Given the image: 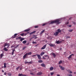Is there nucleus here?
<instances>
[{
    "label": "nucleus",
    "instance_id": "obj_32",
    "mask_svg": "<svg viewBox=\"0 0 76 76\" xmlns=\"http://www.w3.org/2000/svg\"><path fill=\"white\" fill-rule=\"evenodd\" d=\"M26 48V46H25L24 47H23V50H25V49Z\"/></svg>",
    "mask_w": 76,
    "mask_h": 76
},
{
    "label": "nucleus",
    "instance_id": "obj_45",
    "mask_svg": "<svg viewBox=\"0 0 76 76\" xmlns=\"http://www.w3.org/2000/svg\"><path fill=\"white\" fill-rule=\"evenodd\" d=\"M15 49H13L12 50V52H15Z\"/></svg>",
    "mask_w": 76,
    "mask_h": 76
},
{
    "label": "nucleus",
    "instance_id": "obj_31",
    "mask_svg": "<svg viewBox=\"0 0 76 76\" xmlns=\"http://www.w3.org/2000/svg\"><path fill=\"white\" fill-rule=\"evenodd\" d=\"M23 75V74H18V76H22Z\"/></svg>",
    "mask_w": 76,
    "mask_h": 76
},
{
    "label": "nucleus",
    "instance_id": "obj_54",
    "mask_svg": "<svg viewBox=\"0 0 76 76\" xmlns=\"http://www.w3.org/2000/svg\"><path fill=\"white\" fill-rule=\"evenodd\" d=\"M45 57H48V55H45Z\"/></svg>",
    "mask_w": 76,
    "mask_h": 76
},
{
    "label": "nucleus",
    "instance_id": "obj_48",
    "mask_svg": "<svg viewBox=\"0 0 76 76\" xmlns=\"http://www.w3.org/2000/svg\"><path fill=\"white\" fill-rule=\"evenodd\" d=\"M36 56V55H33L32 56V57H35Z\"/></svg>",
    "mask_w": 76,
    "mask_h": 76
},
{
    "label": "nucleus",
    "instance_id": "obj_60",
    "mask_svg": "<svg viewBox=\"0 0 76 76\" xmlns=\"http://www.w3.org/2000/svg\"><path fill=\"white\" fill-rule=\"evenodd\" d=\"M29 32H28L27 33V34H29Z\"/></svg>",
    "mask_w": 76,
    "mask_h": 76
},
{
    "label": "nucleus",
    "instance_id": "obj_43",
    "mask_svg": "<svg viewBox=\"0 0 76 76\" xmlns=\"http://www.w3.org/2000/svg\"><path fill=\"white\" fill-rule=\"evenodd\" d=\"M32 43L33 44H35V43H36V42L33 41L32 42Z\"/></svg>",
    "mask_w": 76,
    "mask_h": 76
},
{
    "label": "nucleus",
    "instance_id": "obj_8",
    "mask_svg": "<svg viewBox=\"0 0 76 76\" xmlns=\"http://www.w3.org/2000/svg\"><path fill=\"white\" fill-rule=\"evenodd\" d=\"M37 56L39 60H40L41 59V56H40V55L37 54Z\"/></svg>",
    "mask_w": 76,
    "mask_h": 76
},
{
    "label": "nucleus",
    "instance_id": "obj_47",
    "mask_svg": "<svg viewBox=\"0 0 76 76\" xmlns=\"http://www.w3.org/2000/svg\"><path fill=\"white\" fill-rule=\"evenodd\" d=\"M33 38H34V39H37V37H34Z\"/></svg>",
    "mask_w": 76,
    "mask_h": 76
},
{
    "label": "nucleus",
    "instance_id": "obj_62",
    "mask_svg": "<svg viewBox=\"0 0 76 76\" xmlns=\"http://www.w3.org/2000/svg\"><path fill=\"white\" fill-rule=\"evenodd\" d=\"M75 61H76V59H75Z\"/></svg>",
    "mask_w": 76,
    "mask_h": 76
},
{
    "label": "nucleus",
    "instance_id": "obj_50",
    "mask_svg": "<svg viewBox=\"0 0 76 76\" xmlns=\"http://www.w3.org/2000/svg\"><path fill=\"white\" fill-rule=\"evenodd\" d=\"M33 73H30V75H33Z\"/></svg>",
    "mask_w": 76,
    "mask_h": 76
},
{
    "label": "nucleus",
    "instance_id": "obj_63",
    "mask_svg": "<svg viewBox=\"0 0 76 76\" xmlns=\"http://www.w3.org/2000/svg\"><path fill=\"white\" fill-rule=\"evenodd\" d=\"M68 38H70V37H68Z\"/></svg>",
    "mask_w": 76,
    "mask_h": 76
},
{
    "label": "nucleus",
    "instance_id": "obj_10",
    "mask_svg": "<svg viewBox=\"0 0 76 76\" xmlns=\"http://www.w3.org/2000/svg\"><path fill=\"white\" fill-rule=\"evenodd\" d=\"M27 56H28V55H27V53L25 54L23 56V59H24L25 58H26Z\"/></svg>",
    "mask_w": 76,
    "mask_h": 76
},
{
    "label": "nucleus",
    "instance_id": "obj_16",
    "mask_svg": "<svg viewBox=\"0 0 76 76\" xmlns=\"http://www.w3.org/2000/svg\"><path fill=\"white\" fill-rule=\"evenodd\" d=\"M53 69H54V68L53 66H51L50 68V71L53 70Z\"/></svg>",
    "mask_w": 76,
    "mask_h": 76
},
{
    "label": "nucleus",
    "instance_id": "obj_36",
    "mask_svg": "<svg viewBox=\"0 0 76 76\" xmlns=\"http://www.w3.org/2000/svg\"><path fill=\"white\" fill-rule=\"evenodd\" d=\"M18 35V34H14V38H15L16 37V36Z\"/></svg>",
    "mask_w": 76,
    "mask_h": 76
},
{
    "label": "nucleus",
    "instance_id": "obj_26",
    "mask_svg": "<svg viewBox=\"0 0 76 76\" xmlns=\"http://www.w3.org/2000/svg\"><path fill=\"white\" fill-rule=\"evenodd\" d=\"M4 68H6V63H4Z\"/></svg>",
    "mask_w": 76,
    "mask_h": 76
},
{
    "label": "nucleus",
    "instance_id": "obj_22",
    "mask_svg": "<svg viewBox=\"0 0 76 76\" xmlns=\"http://www.w3.org/2000/svg\"><path fill=\"white\" fill-rule=\"evenodd\" d=\"M52 55L54 57H56V54L54 53H52Z\"/></svg>",
    "mask_w": 76,
    "mask_h": 76
},
{
    "label": "nucleus",
    "instance_id": "obj_51",
    "mask_svg": "<svg viewBox=\"0 0 76 76\" xmlns=\"http://www.w3.org/2000/svg\"><path fill=\"white\" fill-rule=\"evenodd\" d=\"M4 75H6V73L5 72L4 73Z\"/></svg>",
    "mask_w": 76,
    "mask_h": 76
},
{
    "label": "nucleus",
    "instance_id": "obj_42",
    "mask_svg": "<svg viewBox=\"0 0 76 76\" xmlns=\"http://www.w3.org/2000/svg\"><path fill=\"white\" fill-rule=\"evenodd\" d=\"M13 54H14V52H12V55H13Z\"/></svg>",
    "mask_w": 76,
    "mask_h": 76
},
{
    "label": "nucleus",
    "instance_id": "obj_4",
    "mask_svg": "<svg viewBox=\"0 0 76 76\" xmlns=\"http://www.w3.org/2000/svg\"><path fill=\"white\" fill-rule=\"evenodd\" d=\"M49 45H50V47H54L55 44H49Z\"/></svg>",
    "mask_w": 76,
    "mask_h": 76
},
{
    "label": "nucleus",
    "instance_id": "obj_38",
    "mask_svg": "<svg viewBox=\"0 0 76 76\" xmlns=\"http://www.w3.org/2000/svg\"><path fill=\"white\" fill-rule=\"evenodd\" d=\"M19 67H18L16 68V69L17 70H18V69H19Z\"/></svg>",
    "mask_w": 76,
    "mask_h": 76
},
{
    "label": "nucleus",
    "instance_id": "obj_6",
    "mask_svg": "<svg viewBox=\"0 0 76 76\" xmlns=\"http://www.w3.org/2000/svg\"><path fill=\"white\" fill-rule=\"evenodd\" d=\"M58 34H59L58 33V32L57 31H56V32L54 33V35H55V36H57V35H58Z\"/></svg>",
    "mask_w": 76,
    "mask_h": 76
},
{
    "label": "nucleus",
    "instance_id": "obj_55",
    "mask_svg": "<svg viewBox=\"0 0 76 76\" xmlns=\"http://www.w3.org/2000/svg\"><path fill=\"white\" fill-rule=\"evenodd\" d=\"M57 76H61L60 75H57Z\"/></svg>",
    "mask_w": 76,
    "mask_h": 76
},
{
    "label": "nucleus",
    "instance_id": "obj_24",
    "mask_svg": "<svg viewBox=\"0 0 76 76\" xmlns=\"http://www.w3.org/2000/svg\"><path fill=\"white\" fill-rule=\"evenodd\" d=\"M41 66H42V67H45V64H41Z\"/></svg>",
    "mask_w": 76,
    "mask_h": 76
},
{
    "label": "nucleus",
    "instance_id": "obj_18",
    "mask_svg": "<svg viewBox=\"0 0 76 76\" xmlns=\"http://www.w3.org/2000/svg\"><path fill=\"white\" fill-rule=\"evenodd\" d=\"M44 54H45V53H44V52H42L40 54V56H42V55Z\"/></svg>",
    "mask_w": 76,
    "mask_h": 76
},
{
    "label": "nucleus",
    "instance_id": "obj_46",
    "mask_svg": "<svg viewBox=\"0 0 76 76\" xmlns=\"http://www.w3.org/2000/svg\"><path fill=\"white\" fill-rule=\"evenodd\" d=\"M45 25H46V23H45V24H43V25H42V26H45Z\"/></svg>",
    "mask_w": 76,
    "mask_h": 76
},
{
    "label": "nucleus",
    "instance_id": "obj_44",
    "mask_svg": "<svg viewBox=\"0 0 76 76\" xmlns=\"http://www.w3.org/2000/svg\"><path fill=\"white\" fill-rule=\"evenodd\" d=\"M21 38H22L21 37H18V39H21Z\"/></svg>",
    "mask_w": 76,
    "mask_h": 76
},
{
    "label": "nucleus",
    "instance_id": "obj_49",
    "mask_svg": "<svg viewBox=\"0 0 76 76\" xmlns=\"http://www.w3.org/2000/svg\"><path fill=\"white\" fill-rule=\"evenodd\" d=\"M43 59H44V60H45V59H46V58H45L44 57H43Z\"/></svg>",
    "mask_w": 76,
    "mask_h": 76
},
{
    "label": "nucleus",
    "instance_id": "obj_29",
    "mask_svg": "<svg viewBox=\"0 0 76 76\" xmlns=\"http://www.w3.org/2000/svg\"><path fill=\"white\" fill-rule=\"evenodd\" d=\"M23 40H24V38H21L20 40V41H21V42L23 41Z\"/></svg>",
    "mask_w": 76,
    "mask_h": 76
},
{
    "label": "nucleus",
    "instance_id": "obj_34",
    "mask_svg": "<svg viewBox=\"0 0 76 76\" xmlns=\"http://www.w3.org/2000/svg\"><path fill=\"white\" fill-rule=\"evenodd\" d=\"M53 74H54V72H51L50 73V75L51 76H53Z\"/></svg>",
    "mask_w": 76,
    "mask_h": 76
},
{
    "label": "nucleus",
    "instance_id": "obj_7",
    "mask_svg": "<svg viewBox=\"0 0 76 76\" xmlns=\"http://www.w3.org/2000/svg\"><path fill=\"white\" fill-rule=\"evenodd\" d=\"M72 56H74V54H72L70 56H69V57H68V58L69 60H70V58H72Z\"/></svg>",
    "mask_w": 76,
    "mask_h": 76
},
{
    "label": "nucleus",
    "instance_id": "obj_33",
    "mask_svg": "<svg viewBox=\"0 0 76 76\" xmlns=\"http://www.w3.org/2000/svg\"><path fill=\"white\" fill-rule=\"evenodd\" d=\"M38 62L39 63H42V61L41 60H39Z\"/></svg>",
    "mask_w": 76,
    "mask_h": 76
},
{
    "label": "nucleus",
    "instance_id": "obj_30",
    "mask_svg": "<svg viewBox=\"0 0 76 76\" xmlns=\"http://www.w3.org/2000/svg\"><path fill=\"white\" fill-rule=\"evenodd\" d=\"M8 76H10L12 75V74L11 73H8Z\"/></svg>",
    "mask_w": 76,
    "mask_h": 76
},
{
    "label": "nucleus",
    "instance_id": "obj_23",
    "mask_svg": "<svg viewBox=\"0 0 76 76\" xmlns=\"http://www.w3.org/2000/svg\"><path fill=\"white\" fill-rule=\"evenodd\" d=\"M22 42L24 44H26V43L27 42L26 40H24Z\"/></svg>",
    "mask_w": 76,
    "mask_h": 76
},
{
    "label": "nucleus",
    "instance_id": "obj_27",
    "mask_svg": "<svg viewBox=\"0 0 76 76\" xmlns=\"http://www.w3.org/2000/svg\"><path fill=\"white\" fill-rule=\"evenodd\" d=\"M67 75L68 76H73L71 74H68Z\"/></svg>",
    "mask_w": 76,
    "mask_h": 76
},
{
    "label": "nucleus",
    "instance_id": "obj_64",
    "mask_svg": "<svg viewBox=\"0 0 76 76\" xmlns=\"http://www.w3.org/2000/svg\"><path fill=\"white\" fill-rule=\"evenodd\" d=\"M48 76H50V75H48Z\"/></svg>",
    "mask_w": 76,
    "mask_h": 76
},
{
    "label": "nucleus",
    "instance_id": "obj_5",
    "mask_svg": "<svg viewBox=\"0 0 76 76\" xmlns=\"http://www.w3.org/2000/svg\"><path fill=\"white\" fill-rule=\"evenodd\" d=\"M59 67H60V69L62 70H64V67H63L62 66L59 65Z\"/></svg>",
    "mask_w": 76,
    "mask_h": 76
},
{
    "label": "nucleus",
    "instance_id": "obj_12",
    "mask_svg": "<svg viewBox=\"0 0 76 76\" xmlns=\"http://www.w3.org/2000/svg\"><path fill=\"white\" fill-rule=\"evenodd\" d=\"M42 72H38L37 74V75H42Z\"/></svg>",
    "mask_w": 76,
    "mask_h": 76
},
{
    "label": "nucleus",
    "instance_id": "obj_2",
    "mask_svg": "<svg viewBox=\"0 0 76 76\" xmlns=\"http://www.w3.org/2000/svg\"><path fill=\"white\" fill-rule=\"evenodd\" d=\"M6 46H7V48H8L9 47V46H10V44L9 43H6L4 46V47H5Z\"/></svg>",
    "mask_w": 76,
    "mask_h": 76
},
{
    "label": "nucleus",
    "instance_id": "obj_3",
    "mask_svg": "<svg viewBox=\"0 0 76 76\" xmlns=\"http://www.w3.org/2000/svg\"><path fill=\"white\" fill-rule=\"evenodd\" d=\"M47 47V45H45L42 48H41V50H44V49H45V48Z\"/></svg>",
    "mask_w": 76,
    "mask_h": 76
},
{
    "label": "nucleus",
    "instance_id": "obj_28",
    "mask_svg": "<svg viewBox=\"0 0 76 76\" xmlns=\"http://www.w3.org/2000/svg\"><path fill=\"white\" fill-rule=\"evenodd\" d=\"M62 63V61H60L59 62L58 64H60Z\"/></svg>",
    "mask_w": 76,
    "mask_h": 76
},
{
    "label": "nucleus",
    "instance_id": "obj_25",
    "mask_svg": "<svg viewBox=\"0 0 76 76\" xmlns=\"http://www.w3.org/2000/svg\"><path fill=\"white\" fill-rule=\"evenodd\" d=\"M44 32H45V30H44L41 32L40 33V34H43Z\"/></svg>",
    "mask_w": 76,
    "mask_h": 76
},
{
    "label": "nucleus",
    "instance_id": "obj_61",
    "mask_svg": "<svg viewBox=\"0 0 76 76\" xmlns=\"http://www.w3.org/2000/svg\"><path fill=\"white\" fill-rule=\"evenodd\" d=\"M74 24H75V23H74Z\"/></svg>",
    "mask_w": 76,
    "mask_h": 76
},
{
    "label": "nucleus",
    "instance_id": "obj_35",
    "mask_svg": "<svg viewBox=\"0 0 76 76\" xmlns=\"http://www.w3.org/2000/svg\"><path fill=\"white\" fill-rule=\"evenodd\" d=\"M68 31L69 32H72V31H73V29L69 30H68Z\"/></svg>",
    "mask_w": 76,
    "mask_h": 76
},
{
    "label": "nucleus",
    "instance_id": "obj_19",
    "mask_svg": "<svg viewBox=\"0 0 76 76\" xmlns=\"http://www.w3.org/2000/svg\"><path fill=\"white\" fill-rule=\"evenodd\" d=\"M57 32H58V33H59V32L60 33L61 32V30L60 29H59L57 30Z\"/></svg>",
    "mask_w": 76,
    "mask_h": 76
},
{
    "label": "nucleus",
    "instance_id": "obj_56",
    "mask_svg": "<svg viewBox=\"0 0 76 76\" xmlns=\"http://www.w3.org/2000/svg\"><path fill=\"white\" fill-rule=\"evenodd\" d=\"M74 74H76V72H74Z\"/></svg>",
    "mask_w": 76,
    "mask_h": 76
},
{
    "label": "nucleus",
    "instance_id": "obj_13",
    "mask_svg": "<svg viewBox=\"0 0 76 76\" xmlns=\"http://www.w3.org/2000/svg\"><path fill=\"white\" fill-rule=\"evenodd\" d=\"M67 72L69 73H72V72L70 69H68L67 70Z\"/></svg>",
    "mask_w": 76,
    "mask_h": 76
},
{
    "label": "nucleus",
    "instance_id": "obj_57",
    "mask_svg": "<svg viewBox=\"0 0 76 76\" xmlns=\"http://www.w3.org/2000/svg\"><path fill=\"white\" fill-rule=\"evenodd\" d=\"M49 56H48V59H48V58H49Z\"/></svg>",
    "mask_w": 76,
    "mask_h": 76
},
{
    "label": "nucleus",
    "instance_id": "obj_14",
    "mask_svg": "<svg viewBox=\"0 0 76 76\" xmlns=\"http://www.w3.org/2000/svg\"><path fill=\"white\" fill-rule=\"evenodd\" d=\"M27 56H29V55H31L32 54V52H29L28 53H26Z\"/></svg>",
    "mask_w": 76,
    "mask_h": 76
},
{
    "label": "nucleus",
    "instance_id": "obj_17",
    "mask_svg": "<svg viewBox=\"0 0 76 76\" xmlns=\"http://www.w3.org/2000/svg\"><path fill=\"white\" fill-rule=\"evenodd\" d=\"M4 51H8V50L7 49V48H4Z\"/></svg>",
    "mask_w": 76,
    "mask_h": 76
},
{
    "label": "nucleus",
    "instance_id": "obj_15",
    "mask_svg": "<svg viewBox=\"0 0 76 76\" xmlns=\"http://www.w3.org/2000/svg\"><path fill=\"white\" fill-rule=\"evenodd\" d=\"M56 44H60L61 43V42L59 41H58L56 42Z\"/></svg>",
    "mask_w": 76,
    "mask_h": 76
},
{
    "label": "nucleus",
    "instance_id": "obj_1",
    "mask_svg": "<svg viewBox=\"0 0 76 76\" xmlns=\"http://www.w3.org/2000/svg\"><path fill=\"white\" fill-rule=\"evenodd\" d=\"M61 22H60V20H56L55 21H53L50 23V24H53V23H56L57 25L60 24Z\"/></svg>",
    "mask_w": 76,
    "mask_h": 76
},
{
    "label": "nucleus",
    "instance_id": "obj_11",
    "mask_svg": "<svg viewBox=\"0 0 76 76\" xmlns=\"http://www.w3.org/2000/svg\"><path fill=\"white\" fill-rule=\"evenodd\" d=\"M36 32V31H34L30 33L29 34L30 35H32V34H34V33H35Z\"/></svg>",
    "mask_w": 76,
    "mask_h": 76
},
{
    "label": "nucleus",
    "instance_id": "obj_37",
    "mask_svg": "<svg viewBox=\"0 0 76 76\" xmlns=\"http://www.w3.org/2000/svg\"><path fill=\"white\" fill-rule=\"evenodd\" d=\"M27 35V33H24V36H26V35Z\"/></svg>",
    "mask_w": 76,
    "mask_h": 76
},
{
    "label": "nucleus",
    "instance_id": "obj_52",
    "mask_svg": "<svg viewBox=\"0 0 76 76\" xmlns=\"http://www.w3.org/2000/svg\"><path fill=\"white\" fill-rule=\"evenodd\" d=\"M22 76H26V75H23H23Z\"/></svg>",
    "mask_w": 76,
    "mask_h": 76
},
{
    "label": "nucleus",
    "instance_id": "obj_39",
    "mask_svg": "<svg viewBox=\"0 0 76 76\" xmlns=\"http://www.w3.org/2000/svg\"><path fill=\"white\" fill-rule=\"evenodd\" d=\"M21 36H23V35H24V33H23V34H21Z\"/></svg>",
    "mask_w": 76,
    "mask_h": 76
},
{
    "label": "nucleus",
    "instance_id": "obj_9",
    "mask_svg": "<svg viewBox=\"0 0 76 76\" xmlns=\"http://www.w3.org/2000/svg\"><path fill=\"white\" fill-rule=\"evenodd\" d=\"M25 64H27L28 63V64H32V62H25Z\"/></svg>",
    "mask_w": 76,
    "mask_h": 76
},
{
    "label": "nucleus",
    "instance_id": "obj_59",
    "mask_svg": "<svg viewBox=\"0 0 76 76\" xmlns=\"http://www.w3.org/2000/svg\"><path fill=\"white\" fill-rule=\"evenodd\" d=\"M31 39H32V38H31L30 39V41H31Z\"/></svg>",
    "mask_w": 76,
    "mask_h": 76
},
{
    "label": "nucleus",
    "instance_id": "obj_20",
    "mask_svg": "<svg viewBox=\"0 0 76 76\" xmlns=\"http://www.w3.org/2000/svg\"><path fill=\"white\" fill-rule=\"evenodd\" d=\"M30 31V29H26L24 30L25 32H28Z\"/></svg>",
    "mask_w": 76,
    "mask_h": 76
},
{
    "label": "nucleus",
    "instance_id": "obj_40",
    "mask_svg": "<svg viewBox=\"0 0 76 76\" xmlns=\"http://www.w3.org/2000/svg\"><path fill=\"white\" fill-rule=\"evenodd\" d=\"M38 26H34L35 28H38Z\"/></svg>",
    "mask_w": 76,
    "mask_h": 76
},
{
    "label": "nucleus",
    "instance_id": "obj_53",
    "mask_svg": "<svg viewBox=\"0 0 76 76\" xmlns=\"http://www.w3.org/2000/svg\"><path fill=\"white\" fill-rule=\"evenodd\" d=\"M72 26V25H70L69 26V27H71Z\"/></svg>",
    "mask_w": 76,
    "mask_h": 76
},
{
    "label": "nucleus",
    "instance_id": "obj_58",
    "mask_svg": "<svg viewBox=\"0 0 76 76\" xmlns=\"http://www.w3.org/2000/svg\"><path fill=\"white\" fill-rule=\"evenodd\" d=\"M2 72L3 73L4 72V71L3 70H2Z\"/></svg>",
    "mask_w": 76,
    "mask_h": 76
},
{
    "label": "nucleus",
    "instance_id": "obj_41",
    "mask_svg": "<svg viewBox=\"0 0 76 76\" xmlns=\"http://www.w3.org/2000/svg\"><path fill=\"white\" fill-rule=\"evenodd\" d=\"M65 24H66V25H67L68 24H69V22H67Z\"/></svg>",
    "mask_w": 76,
    "mask_h": 76
},
{
    "label": "nucleus",
    "instance_id": "obj_21",
    "mask_svg": "<svg viewBox=\"0 0 76 76\" xmlns=\"http://www.w3.org/2000/svg\"><path fill=\"white\" fill-rule=\"evenodd\" d=\"M3 56H4V55L3 53H1L0 55V58H2Z\"/></svg>",
    "mask_w": 76,
    "mask_h": 76
}]
</instances>
